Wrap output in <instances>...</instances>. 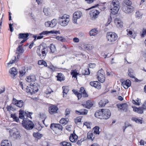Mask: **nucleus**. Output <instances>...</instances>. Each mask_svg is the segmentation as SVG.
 Returning a JSON list of instances; mask_svg holds the SVG:
<instances>
[{"mask_svg":"<svg viewBox=\"0 0 146 146\" xmlns=\"http://www.w3.org/2000/svg\"><path fill=\"white\" fill-rule=\"evenodd\" d=\"M35 80V76L33 74L28 77V92L31 94L36 93L38 90L36 84L34 82Z\"/></svg>","mask_w":146,"mask_h":146,"instance_id":"nucleus-1","label":"nucleus"},{"mask_svg":"<svg viewBox=\"0 0 146 146\" xmlns=\"http://www.w3.org/2000/svg\"><path fill=\"white\" fill-rule=\"evenodd\" d=\"M36 50V53L42 59H44L46 55V53L48 49L46 44L42 43L38 46Z\"/></svg>","mask_w":146,"mask_h":146,"instance_id":"nucleus-2","label":"nucleus"},{"mask_svg":"<svg viewBox=\"0 0 146 146\" xmlns=\"http://www.w3.org/2000/svg\"><path fill=\"white\" fill-rule=\"evenodd\" d=\"M120 7V4L118 0H113L109 8L111 11V13L115 15L117 13Z\"/></svg>","mask_w":146,"mask_h":146,"instance_id":"nucleus-3","label":"nucleus"},{"mask_svg":"<svg viewBox=\"0 0 146 146\" xmlns=\"http://www.w3.org/2000/svg\"><path fill=\"white\" fill-rule=\"evenodd\" d=\"M19 112V118L23 119L22 123V125L24 128L27 129V115L23 111L20 110Z\"/></svg>","mask_w":146,"mask_h":146,"instance_id":"nucleus-4","label":"nucleus"},{"mask_svg":"<svg viewBox=\"0 0 146 146\" xmlns=\"http://www.w3.org/2000/svg\"><path fill=\"white\" fill-rule=\"evenodd\" d=\"M69 21V16L64 14L59 17L58 23L61 26L65 27L68 25Z\"/></svg>","mask_w":146,"mask_h":146,"instance_id":"nucleus-5","label":"nucleus"},{"mask_svg":"<svg viewBox=\"0 0 146 146\" xmlns=\"http://www.w3.org/2000/svg\"><path fill=\"white\" fill-rule=\"evenodd\" d=\"M107 37L108 41L113 43L117 39L118 36L115 33L110 32L107 33Z\"/></svg>","mask_w":146,"mask_h":146,"instance_id":"nucleus-6","label":"nucleus"},{"mask_svg":"<svg viewBox=\"0 0 146 146\" xmlns=\"http://www.w3.org/2000/svg\"><path fill=\"white\" fill-rule=\"evenodd\" d=\"M97 76V79L100 82L102 83L104 82L105 79V73L102 69H101L98 72Z\"/></svg>","mask_w":146,"mask_h":146,"instance_id":"nucleus-7","label":"nucleus"},{"mask_svg":"<svg viewBox=\"0 0 146 146\" xmlns=\"http://www.w3.org/2000/svg\"><path fill=\"white\" fill-rule=\"evenodd\" d=\"M82 16V13L80 11H77L74 13L73 15L72 21L73 22L76 23L78 19H80Z\"/></svg>","mask_w":146,"mask_h":146,"instance_id":"nucleus-8","label":"nucleus"},{"mask_svg":"<svg viewBox=\"0 0 146 146\" xmlns=\"http://www.w3.org/2000/svg\"><path fill=\"white\" fill-rule=\"evenodd\" d=\"M122 9L123 11L125 13H130L133 11L134 8L131 5L129 6H123Z\"/></svg>","mask_w":146,"mask_h":146,"instance_id":"nucleus-9","label":"nucleus"},{"mask_svg":"<svg viewBox=\"0 0 146 146\" xmlns=\"http://www.w3.org/2000/svg\"><path fill=\"white\" fill-rule=\"evenodd\" d=\"M100 12L97 10L93 9L91 10L90 12V15L91 19L92 20L95 19L97 17L98 15Z\"/></svg>","mask_w":146,"mask_h":146,"instance_id":"nucleus-10","label":"nucleus"},{"mask_svg":"<svg viewBox=\"0 0 146 146\" xmlns=\"http://www.w3.org/2000/svg\"><path fill=\"white\" fill-rule=\"evenodd\" d=\"M103 119H107L109 118L111 115V113L110 110L108 109H103Z\"/></svg>","mask_w":146,"mask_h":146,"instance_id":"nucleus-11","label":"nucleus"},{"mask_svg":"<svg viewBox=\"0 0 146 146\" xmlns=\"http://www.w3.org/2000/svg\"><path fill=\"white\" fill-rule=\"evenodd\" d=\"M12 103L19 108H21L23 104V102L22 100H18L15 98H13Z\"/></svg>","mask_w":146,"mask_h":146,"instance_id":"nucleus-12","label":"nucleus"},{"mask_svg":"<svg viewBox=\"0 0 146 146\" xmlns=\"http://www.w3.org/2000/svg\"><path fill=\"white\" fill-rule=\"evenodd\" d=\"M90 85L98 89H100L101 88V84L98 81L91 82L90 83Z\"/></svg>","mask_w":146,"mask_h":146,"instance_id":"nucleus-13","label":"nucleus"},{"mask_svg":"<svg viewBox=\"0 0 146 146\" xmlns=\"http://www.w3.org/2000/svg\"><path fill=\"white\" fill-rule=\"evenodd\" d=\"M121 85L125 89H127L129 87L131 86V81L129 79H127L126 81H125L122 82Z\"/></svg>","mask_w":146,"mask_h":146,"instance_id":"nucleus-14","label":"nucleus"},{"mask_svg":"<svg viewBox=\"0 0 146 146\" xmlns=\"http://www.w3.org/2000/svg\"><path fill=\"white\" fill-rule=\"evenodd\" d=\"M74 131L73 134H71L69 137V139L70 141L72 142H75L77 140L78 137V136L74 133Z\"/></svg>","mask_w":146,"mask_h":146,"instance_id":"nucleus-15","label":"nucleus"},{"mask_svg":"<svg viewBox=\"0 0 146 146\" xmlns=\"http://www.w3.org/2000/svg\"><path fill=\"white\" fill-rule=\"evenodd\" d=\"M53 31H43L41 33H40L37 36V39H41L43 38L44 35H47L49 33H53Z\"/></svg>","mask_w":146,"mask_h":146,"instance_id":"nucleus-16","label":"nucleus"},{"mask_svg":"<svg viewBox=\"0 0 146 146\" xmlns=\"http://www.w3.org/2000/svg\"><path fill=\"white\" fill-rule=\"evenodd\" d=\"M9 73H10L11 76L13 78L17 74V71L15 68L13 67L11 68L9 71Z\"/></svg>","mask_w":146,"mask_h":146,"instance_id":"nucleus-17","label":"nucleus"},{"mask_svg":"<svg viewBox=\"0 0 146 146\" xmlns=\"http://www.w3.org/2000/svg\"><path fill=\"white\" fill-rule=\"evenodd\" d=\"M103 110L102 109L101 111H99L98 112H96L94 114V115L98 118L103 119Z\"/></svg>","mask_w":146,"mask_h":146,"instance_id":"nucleus-18","label":"nucleus"},{"mask_svg":"<svg viewBox=\"0 0 146 146\" xmlns=\"http://www.w3.org/2000/svg\"><path fill=\"white\" fill-rule=\"evenodd\" d=\"M58 108L56 106H52L49 108V111L51 114L57 113Z\"/></svg>","mask_w":146,"mask_h":146,"instance_id":"nucleus-19","label":"nucleus"},{"mask_svg":"<svg viewBox=\"0 0 146 146\" xmlns=\"http://www.w3.org/2000/svg\"><path fill=\"white\" fill-rule=\"evenodd\" d=\"M108 102V100L106 99H104L101 100L99 103V104L100 107H102L104 106Z\"/></svg>","mask_w":146,"mask_h":146,"instance_id":"nucleus-20","label":"nucleus"},{"mask_svg":"<svg viewBox=\"0 0 146 146\" xmlns=\"http://www.w3.org/2000/svg\"><path fill=\"white\" fill-rule=\"evenodd\" d=\"M1 146H11V143L8 140H3L1 143Z\"/></svg>","mask_w":146,"mask_h":146,"instance_id":"nucleus-21","label":"nucleus"},{"mask_svg":"<svg viewBox=\"0 0 146 146\" xmlns=\"http://www.w3.org/2000/svg\"><path fill=\"white\" fill-rule=\"evenodd\" d=\"M50 48V49L51 53H56L57 51L55 45L52 43L51 44Z\"/></svg>","mask_w":146,"mask_h":146,"instance_id":"nucleus-22","label":"nucleus"},{"mask_svg":"<svg viewBox=\"0 0 146 146\" xmlns=\"http://www.w3.org/2000/svg\"><path fill=\"white\" fill-rule=\"evenodd\" d=\"M115 22L118 28H121L123 26V23L121 21L117 19H116Z\"/></svg>","mask_w":146,"mask_h":146,"instance_id":"nucleus-23","label":"nucleus"},{"mask_svg":"<svg viewBox=\"0 0 146 146\" xmlns=\"http://www.w3.org/2000/svg\"><path fill=\"white\" fill-rule=\"evenodd\" d=\"M117 106L118 108L120 110H125L127 108H126V104L125 103L122 104H117Z\"/></svg>","mask_w":146,"mask_h":146,"instance_id":"nucleus-24","label":"nucleus"},{"mask_svg":"<svg viewBox=\"0 0 146 146\" xmlns=\"http://www.w3.org/2000/svg\"><path fill=\"white\" fill-rule=\"evenodd\" d=\"M93 105V103L90 100H88L86 101V104L85 105L86 107L90 109Z\"/></svg>","mask_w":146,"mask_h":146,"instance_id":"nucleus-25","label":"nucleus"},{"mask_svg":"<svg viewBox=\"0 0 146 146\" xmlns=\"http://www.w3.org/2000/svg\"><path fill=\"white\" fill-rule=\"evenodd\" d=\"M128 73L129 76L132 78H135L134 71L132 69L129 68L128 69Z\"/></svg>","mask_w":146,"mask_h":146,"instance_id":"nucleus-26","label":"nucleus"},{"mask_svg":"<svg viewBox=\"0 0 146 146\" xmlns=\"http://www.w3.org/2000/svg\"><path fill=\"white\" fill-rule=\"evenodd\" d=\"M26 68L25 67H23L22 68L21 70H20L19 73V77L23 76L26 72L25 70Z\"/></svg>","mask_w":146,"mask_h":146,"instance_id":"nucleus-27","label":"nucleus"},{"mask_svg":"<svg viewBox=\"0 0 146 146\" xmlns=\"http://www.w3.org/2000/svg\"><path fill=\"white\" fill-rule=\"evenodd\" d=\"M94 134L91 132L89 131L87 133V138L92 141L94 139V136H93Z\"/></svg>","mask_w":146,"mask_h":146,"instance_id":"nucleus-28","label":"nucleus"},{"mask_svg":"<svg viewBox=\"0 0 146 146\" xmlns=\"http://www.w3.org/2000/svg\"><path fill=\"white\" fill-rule=\"evenodd\" d=\"M34 127V125L33 122L28 120V130L32 129Z\"/></svg>","mask_w":146,"mask_h":146,"instance_id":"nucleus-29","label":"nucleus"},{"mask_svg":"<svg viewBox=\"0 0 146 146\" xmlns=\"http://www.w3.org/2000/svg\"><path fill=\"white\" fill-rule=\"evenodd\" d=\"M98 34V31L96 29H93L90 31L89 34L90 36H95Z\"/></svg>","mask_w":146,"mask_h":146,"instance_id":"nucleus-30","label":"nucleus"},{"mask_svg":"<svg viewBox=\"0 0 146 146\" xmlns=\"http://www.w3.org/2000/svg\"><path fill=\"white\" fill-rule=\"evenodd\" d=\"M27 37V33H20L19 35V39H26Z\"/></svg>","mask_w":146,"mask_h":146,"instance_id":"nucleus-31","label":"nucleus"},{"mask_svg":"<svg viewBox=\"0 0 146 146\" xmlns=\"http://www.w3.org/2000/svg\"><path fill=\"white\" fill-rule=\"evenodd\" d=\"M63 75L62 73H59L58 74V75L57 76V80L61 82L64 80V79L63 77Z\"/></svg>","mask_w":146,"mask_h":146,"instance_id":"nucleus-32","label":"nucleus"},{"mask_svg":"<svg viewBox=\"0 0 146 146\" xmlns=\"http://www.w3.org/2000/svg\"><path fill=\"white\" fill-rule=\"evenodd\" d=\"M132 4V2L131 1L129 0H125L123 1V6H129Z\"/></svg>","mask_w":146,"mask_h":146,"instance_id":"nucleus-33","label":"nucleus"},{"mask_svg":"<svg viewBox=\"0 0 146 146\" xmlns=\"http://www.w3.org/2000/svg\"><path fill=\"white\" fill-rule=\"evenodd\" d=\"M13 138L16 139L19 138L20 135L19 132L17 130L16 132H13Z\"/></svg>","mask_w":146,"mask_h":146,"instance_id":"nucleus-34","label":"nucleus"},{"mask_svg":"<svg viewBox=\"0 0 146 146\" xmlns=\"http://www.w3.org/2000/svg\"><path fill=\"white\" fill-rule=\"evenodd\" d=\"M132 120L135 122L137 123H142V120L141 119L137 118L135 117H133L131 118Z\"/></svg>","mask_w":146,"mask_h":146,"instance_id":"nucleus-35","label":"nucleus"},{"mask_svg":"<svg viewBox=\"0 0 146 146\" xmlns=\"http://www.w3.org/2000/svg\"><path fill=\"white\" fill-rule=\"evenodd\" d=\"M33 136L35 137H36L38 139H40L41 137H42V135L38 132L34 133H33Z\"/></svg>","mask_w":146,"mask_h":146,"instance_id":"nucleus-36","label":"nucleus"},{"mask_svg":"<svg viewBox=\"0 0 146 146\" xmlns=\"http://www.w3.org/2000/svg\"><path fill=\"white\" fill-rule=\"evenodd\" d=\"M84 48L86 50H92L93 47L90 44H87L84 45Z\"/></svg>","mask_w":146,"mask_h":146,"instance_id":"nucleus-37","label":"nucleus"},{"mask_svg":"<svg viewBox=\"0 0 146 146\" xmlns=\"http://www.w3.org/2000/svg\"><path fill=\"white\" fill-rule=\"evenodd\" d=\"M57 23V20L56 19H54L50 21L51 26L50 27H54L56 25Z\"/></svg>","mask_w":146,"mask_h":146,"instance_id":"nucleus-38","label":"nucleus"},{"mask_svg":"<svg viewBox=\"0 0 146 146\" xmlns=\"http://www.w3.org/2000/svg\"><path fill=\"white\" fill-rule=\"evenodd\" d=\"M50 9L49 8H44L43 12L45 15L46 16H48L50 15V12L49 11Z\"/></svg>","mask_w":146,"mask_h":146,"instance_id":"nucleus-39","label":"nucleus"},{"mask_svg":"<svg viewBox=\"0 0 146 146\" xmlns=\"http://www.w3.org/2000/svg\"><path fill=\"white\" fill-rule=\"evenodd\" d=\"M23 52V50L22 49L21 46H19V47L17 48L16 53L17 54H19L20 53H22Z\"/></svg>","mask_w":146,"mask_h":146,"instance_id":"nucleus-40","label":"nucleus"},{"mask_svg":"<svg viewBox=\"0 0 146 146\" xmlns=\"http://www.w3.org/2000/svg\"><path fill=\"white\" fill-rule=\"evenodd\" d=\"M63 89V92L64 93L66 94L69 91V89L68 86H63L62 87Z\"/></svg>","mask_w":146,"mask_h":146,"instance_id":"nucleus-41","label":"nucleus"},{"mask_svg":"<svg viewBox=\"0 0 146 146\" xmlns=\"http://www.w3.org/2000/svg\"><path fill=\"white\" fill-rule=\"evenodd\" d=\"M60 144L63 146H72L71 143L63 141L61 142Z\"/></svg>","mask_w":146,"mask_h":146,"instance_id":"nucleus-42","label":"nucleus"},{"mask_svg":"<svg viewBox=\"0 0 146 146\" xmlns=\"http://www.w3.org/2000/svg\"><path fill=\"white\" fill-rule=\"evenodd\" d=\"M11 117L13 118L14 120L17 122H18L19 121V118L15 114H11Z\"/></svg>","mask_w":146,"mask_h":146,"instance_id":"nucleus-43","label":"nucleus"},{"mask_svg":"<svg viewBox=\"0 0 146 146\" xmlns=\"http://www.w3.org/2000/svg\"><path fill=\"white\" fill-rule=\"evenodd\" d=\"M56 125V130L58 129L60 131H62V130L63 127L59 123H57Z\"/></svg>","mask_w":146,"mask_h":146,"instance_id":"nucleus-44","label":"nucleus"},{"mask_svg":"<svg viewBox=\"0 0 146 146\" xmlns=\"http://www.w3.org/2000/svg\"><path fill=\"white\" fill-rule=\"evenodd\" d=\"M94 133L95 134H99L100 132L99 131V127L98 126H96L94 128Z\"/></svg>","mask_w":146,"mask_h":146,"instance_id":"nucleus-45","label":"nucleus"},{"mask_svg":"<svg viewBox=\"0 0 146 146\" xmlns=\"http://www.w3.org/2000/svg\"><path fill=\"white\" fill-rule=\"evenodd\" d=\"M80 113L81 115H86L87 114L88 111L86 109H83L80 110Z\"/></svg>","mask_w":146,"mask_h":146,"instance_id":"nucleus-46","label":"nucleus"},{"mask_svg":"<svg viewBox=\"0 0 146 146\" xmlns=\"http://www.w3.org/2000/svg\"><path fill=\"white\" fill-rule=\"evenodd\" d=\"M71 74L72 75V77L75 78H76L77 75H78L79 73H78L75 70H73L72 72H71Z\"/></svg>","mask_w":146,"mask_h":146,"instance_id":"nucleus-47","label":"nucleus"},{"mask_svg":"<svg viewBox=\"0 0 146 146\" xmlns=\"http://www.w3.org/2000/svg\"><path fill=\"white\" fill-rule=\"evenodd\" d=\"M135 14L136 17L138 19L142 17L143 15V14L141 13L138 11H137Z\"/></svg>","mask_w":146,"mask_h":146,"instance_id":"nucleus-48","label":"nucleus"},{"mask_svg":"<svg viewBox=\"0 0 146 146\" xmlns=\"http://www.w3.org/2000/svg\"><path fill=\"white\" fill-rule=\"evenodd\" d=\"M90 72L89 68H86L83 72V74L84 75H88L90 74Z\"/></svg>","mask_w":146,"mask_h":146,"instance_id":"nucleus-49","label":"nucleus"},{"mask_svg":"<svg viewBox=\"0 0 146 146\" xmlns=\"http://www.w3.org/2000/svg\"><path fill=\"white\" fill-rule=\"evenodd\" d=\"M57 123H52L50 125V128L53 130V131L56 130V127Z\"/></svg>","mask_w":146,"mask_h":146,"instance_id":"nucleus-50","label":"nucleus"},{"mask_svg":"<svg viewBox=\"0 0 146 146\" xmlns=\"http://www.w3.org/2000/svg\"><path fill=\"white\" fill-rule=\"evenodd\" d=\"M139 109L138 113L140 114L143 113V110H145L143 108V107L142 106V107L139 108Z\"/></svg>","mask_w":146,"mask_h":146,"instance_id":"nucleus-51","label":"nucleus"},{"mask_svg":"<svg viewBox=\"0 0 146 146\" xmlns=\"http://www.w3.org/2000/svg\"><path fill=\"white\" fill-rule=\"evenodd\" d=\"M82 119L80 117H78L74 119V121L76 123L78 122H80L81 121Z\"/></svg>","mask_w":146,"mask_h":146,"instance_id":"nucleus-52","label":"nucleus"},{"mask_svg":"<svg viewBox=\"0 0 146 146\" xmlns=\"http://www.w3.org/2000/svg\"><path fill=\"white\" fill-rule=\"evenodd\" d=\"M60 123L64 125H66V123L65 121L64 118H62L60 121Z\"/></svg>","mask_w":146,"mask_h":146,"instance_id":"nucleus-53","label":"nucleus"},{"mask_svg":"<svg viewBox=\"0 0 146 146\" xmlns=\"http://www.w3.org/2000/svg\"><path fill=\"white\" fill-rule=\"evenodd\" d=\"M45 26L47 27H50V26H51L50 24V21H48L47 22H46L45 23Z\"/></svg>","mask_w":146,"mask_h":146,"instance_id":"nucleus-54","label":"nucleus"},{"mask_svg":"<svg viewBox=\"0 0 146 146\" xmlns=\"http://www.w3.org/2000/svg\"><path fill=\"white\" fill-rule=\"evenodd\" d=\"M43 146H50V144L48 142L44 141L43 143Z\"/></svg>","mask_w":146,"mask_h":146,"instance_id":"nucleus-55","label":"nucleus"},{"mask_svg":"<svg viewBox=\"0 0 146 146\" xmlns=\"http://www.w3.org/2000/svg\"><path fill=\"white\" fill-rule=\"evenodd\" d=\"M138 100H137V102H136L135 100H132V103H133V104H135L136 105H139V103L138 102V99L137 98ZM137 101V100H136Z\"/></svg>","mask_w":146,"mask_h":146,"instance_id":"nucleus-56","label":"nucleus"},{"mask_svg":"<svg viewBox=\"0 0 146 146\" xmlns=\"http://www.w3.org/2000/svg\"><path fill=\"white\" fill-rule=\"evenodd\" d=\"M89 66L90 68H93L95 67L96 64L94 63H90L89 64Z\"/></svg>","mask_w":146,"mask_h":146,"instance_id":"nucleus-57","label":"nucleus"},{"mask_svg":"<svg viewBox=\"0 0 146 146\" xmlns=\"http://www.w3.org/2000/svg\"><path fill=\"white\" fill-rule=\"evenodd\" d=\"M65 115L67 116L70 113V110L69 109H66L65 111Z\"/></svg>","mask_w":146,"mask_h":146,"instance_id":"nucleus-58","label":"nucleus"},{"mask_svg":"<svg viewBox=\"0 0 146 146\" xmlns=\"http://www.w3.org/2000/svg\"><path fill=\"white\" fill-rule=\"evenodd\" d=\"M112 20V18L110 16L108 19V21L107 23H108V25L111 22Z\"/></svg>","mask_w":146,"mask_h":146,"instance_id":"nucleus-59","label":"nucleus"},{"mask_svg":"<svg viewBox=\"0 0 146 146\" xmlns=\"http://www.w3.org/2000/svg\"><path fill=\"white\" fill-rule=\"evenodd\" d=\"M83 96L84 97H87L88 96V94L86 93V91L85 90V92H84L82 94Z\"/></svg>","mask_w":146,"mask_h":146,"instance_id":"nucleus-60","label":"nucleus"},{"mask_svg":"<svg viewBox=\"0 0 146 146\" xmlns=\"http://www.w3.org/2000/svg\"><path fill=\"white\" fill-rule=\"evenodd\" d=\"M83 141V140H82V139L78 140L77 142L76 143L79 145H81V143Z\"/></svg>","mask_w":146,"mask_h":146,"instance_id":"nucleus-61","label":"nucleus"},{"mask_svg":"<svg viewBox=\"0 0 146 146\" xmlns=\"http://www.w3.org/2000/svg\"><path fill=\"white\" fill-rule=\"evenodd\" d=\"M49 68H50L52 71H54L56 70V68L54 66H50L49 67Z\"/></svg>","mask_w":146,"mask_h":146,"instance_id":"nucleus-62","label":"nucleus"},{"mask_svg":"<svg viewBox=\"0 0 146 146\" xmlns=\"http://www.w3.org/2000/svg\"><path fill=\"white\" fill-rule=\"evenodd\" d=\"M12 108V106H11V105H10L9 106H7V111H10Z\"/></svg>","mask_w":146,"mask_h":146,"instance_id":"nucleus-63","label":"nucleus"},{"mask_svg":"<svg viewBox=\"0 0 146 146\" xmlns=\"http://www.w3.org/2000/svg\"><path fill=\"white\" fill-rule=\"evenodd\" d=\"M76 95L77 96V97H78V100L81 99L82 98V94L79 93H78Z\"/></svg>","mask_w":146,"mask_h":146,"instance_id":"nucleus-64","label":"nucleus"}]
</instances>
